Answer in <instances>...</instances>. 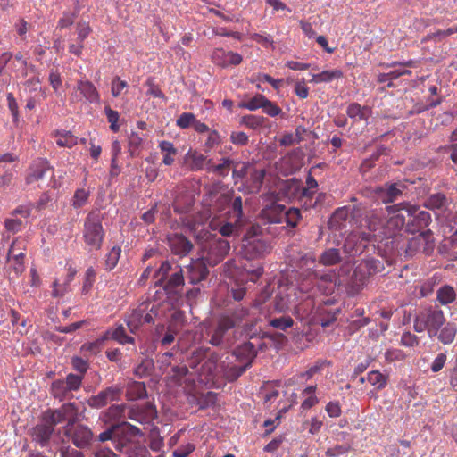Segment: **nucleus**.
Listing matches in <instances>:
<instances>
[{"mask_svg":"<svg viewBox=\"0 0 457 457\" xmlns=\"http://www.w3.org/2000/svg\"><path fill=\"white\" fill-rule=\"evenodd\" d=\"M445 323L443 311L430 306L419 311L414 319L413 328L417 333L426 331L429 337H434Z\"/></svg>","mask_w":457,"mask_h":457,"instance_id":"obj_1","label":"nucleus"},{"mask_svg":"<svg viewBox=\"0 0 457 457\" xmlns=\"http://www.w3.org/2000/svg\"><path fill=\"white\" fill-rule=\"evenodd\" d=\"M311 285L312 283L306 279H303L298 286L279 285L275 300L276 309L279 312L296 309L300 298L297 292L307 293L311 289Z\"/></svg>","mask_w":457,"mask_h":457,"instance_id":"obj_2","label":"nucleus"},{"mask_svg":"<svg viewBox=\"0 0 457 457\" xmlns=\"http://www.w3.org/2000/svg\"><path fill=\"white\" fill-rule=\"evenodd\" d=\"M256 353L255 345L252 342H245L237 346L234 351V355L239 363L228 370L227 378L229 380H235L240 377L251 366Z\"/></svg>","mask_w":457,"mask_h":457,"instance_id":"obj_3","label":"nucleus"},{"mask_svg":"<svg viewBox=\"0 0 457 457\" xmlns=\"http://www.w3.org/2000/svg\"><path fill=\"white\" fill-rule=\"evenodd\" d=\"M104 231L98 213L90 212L84 222L83 238L90 250L102 247Z\"/></svg>","mask_w":457,"mask_h":457,"instance_id":"obj_4","label":"nucleus"},{"mask_svg":"<svg viewBox=\"0 0 457 457\" xmlns=\"http://www.w3.org/2000/svg\"><path fill=\"white\" fill-rule=\"evenodd\" d=\"M386 211L388 213H395L401 211H405L409 217L412 218L411 223H408V229L410 231L414 232L415 228H411V226L417 227V228H421L428 227L431 222L430 213L420 210L419 206L411 205L408 203H400L397 204L390 205L386 207Z\"/></svg>","mask_w":457,"mask_h":457,"instance_id":"obj_5","label":"nucleus"},{"mask_svg":"<svg viewBox=\"0 0 457 457\" xmlns=\"http://www.w3.org/2000/svg\"><path fill=\"white\" fill-rule=\"evenodd\" d=\"M270 252V245L261 237L248 231L242 240V253L246 259L263 257Z\"/></svg>","mask_w":457,"mask_h":457,"instance_id":"obj_6","label":"nucleus"},{"mask_svg":"<svg viewBox=\"0 0 457 457\" xmlns=\"http://www.w3.org/2000/svg\"><path fill=\"white\" fill-rule=\"evenodd\" d=\"M78 415V410L74 403L63 404L57 410H48L44 413V420L53 427L67 421L69 428L74 425Z\"/></svg>","mask_w":457,"mask_h":457,"instance_id":"obj_7","label":"nucleus"},{"mask_svg":"<svg viewBox=\"0 0 457 457\" xmlns=\"http://www.w3.org/2000/svg\"><path fill=\"white\" fill-rule=\"evenodd\" d=\"M115 429L114 446L120 452H122L136 437L142 436V432L138 428L128 422L115 425Z\"/></svg>","mask_w":457,"mask_h":457,"instance_id":"obj_8","label":"nucleus"},{"mask_svg":"<svg viewBox=\"0 0 457 457\" xmlns=\"http://www.w3.org/2000/svg\"><path fill=\"white\" fill-rule=\"evenodd\" d=\"M315 265V259L312 254H306L303 256L300 260V268L306 267L307 271H311ZM309 275H312L315 278H319L320 282L328 283V286H326L324 292L326 294H329L333 292L336 284H337V278L334 272L329 271L324 274H318L313 272H309Z\"/></svg>","mask_w":457,"mask_h":457,"instance_id":"obj_9","label":"nucleus"},{"mask_svg":"<svg viewBox=\"0 0 457 457\" xmlns=\"http://www.w3.org/2000/svg\"><path fill=\"white\" fill-rule=\"evenodd\" d=\"M64 434L71 437L72 443L79 448H84L89 445L93 433L89 428L84 425L65 426Z\"/></svg>","mask_w":457,"mask_h":457,"instance_id":"obj_10","label":"nucleus"},{"mask_svg":"<svg viewBox=\"0 0 457 457\" xmlns=\"http://www.w3.org/2000/svg\"><path fill=\"white\" fill-rule=\"evenodd\" d=\"M23 241L15 239L7 254V262H10L12 271L16 275L20 276L24 271V253H23Z\"/></svg>","mask_w":457,"mask_h":457,"instance_id":"obj_11","label":"nucleus"},{"mask_svg":"<svg viewBox=\"0 0 457 457\" xmlns=\"http://www.w3.org/2000/svg\"><path fill=\"white\" fill-rule=\"evenodd\" d=\"M121 395V387L112 386L100 391L96 395L88 399V405L92 408H102L108 403L119 400Z\"/></svg>","mask_w":457,"mask_h":457,"instance_id":"obj_12","label":"nucleus"},{"mask_svg":"<svg viewBox=\"0 0 457 457\" xmlns=\"http://www.w3.org/2000/svg\"><path fill=\"white\" fill-rule=\"evenodd\" d=\"M213 63L222 68L237 66L242 62L243 57L238 53L225 51L222 48H215L212 54Z\"/></svg>","mask_w":457,"mask_h":457,"instance_id":"obj_13","label":"nucleus"},{"mask_svg":"<svg viewBox=\"0 0 457 457\" xmlns=\"http://www.w3.org/2000/svg\"><path fill=\"white\" fill-rule=\"evenodd\" d=\"M434 248V239L432 231L428 229L420 232L409 241V249L411 251L423 252L427 254Z\"/></svg>","mask_w":457,"mask_h":457,"instance_id":"obj_14","label":"nucleus"},{"mask_svg":"<svg viewBox=\"0 0 457 457\" xmlns=\"http://www.w3.org/2000/svg\"><path fill=\"white\" fill-rule=\"evenodd\" d=\"M371 239V234L354 230L351 232L345 238L344 248L345 251L350 254H355L361 252L364 245L362 242H367Z\"/></svg>","mask_w":457,"mask_h":457,"instance_id":"obj_15","label":"nucleus"},{"mask_svg":"<svg viewBox=\"0 0 457 457\" xmlns=\"http://www.w3.org/2000/svg\"><path fill=\"white\" fill-rule=\"evenodd\" d=\"M71 97L75 101H81L82 98L90 103H97L99 101V94L96 87L88 80L79 81Z\"/></svg>","mask_w":457,"mask_h":457,"instance_id":"obj_16","label":"nucleus"},{"mask_svg":"<svg viewBox=\"0 0 457 457\" xmlns=\"http://www.w3.org/2000/svg\"><path fill=\"white\" fill-rule=\"evenodd\" d=\"M266 171L262 168H256L255 166L251 170L248 178L244 183L245 191L249 194L257 193L260 191Z\"/></svg>","mask_w":457,"mask_h":457,"instance_id":"obj_17","label":"nucleus"},{"mask_svg":"<svg viewBox=\"0 0 457 457\" xmlns=\"http://www.w3.org/2000/svg\"><path fill=\"white\" fill-rule=\"evenodd\" d=\"M50 169L49 163L46 159H37L33 162L26 176V183L32 184L41 179L45 173Z\"/></svg>","mask_w":457,"mask_h":457,"instance_id":"obj_18","label":"nucleus"},{"mask_svg":"<svg viewBox=\"0 0 457 457\" xmlns=\"http://www.w3.org/2000/svg\"><path fill=\"white\" fill-rule=\"evenodd\" d=\"M399 212L389 213L391 216L381 232V237H391L404 226L405 217Z\"/></svg>","mask_w":457,"mask_h":457,"instance_id":"obj_19","label":"nucleus"},{"mask_svg":"<svg viewBox=\"0 0 457 457\" xmlns=\"http://www.w3.org/2000/svg\"><path fill=\"white\" fill-rule=\"evenodd\" d=\"M285 211L283 204L272 203L262 210V216L269 223H281L284 220Z\"/></svg>","mask_w":457,"mask_h":457,"instance_id":"obj_20","label":"nucleus"},{"mask_svg":"<svg viewBox=\"0 0 457 457\" xmlns=\"http://www.w3.org/2000/svg\"><path fill=\"white\" fill-rule=\"evenodd\" d=\"M53 432L54 427L44 420L43 423L32 428L31 436L33 441L38 443L41 446H45L48 443Z\"/></svg>","mask_w":457,"mask_h":457,"instance_id":"obj_21","label":"nucleus"},{"mask_svg":"<svg viewBox=\"0 0 457 457\" xmlns=\"http://www.w3.org/2000/svg\"><path fill=\"white\" fill-rule=\"evenodd\" d=\"M235 326L236 322H234L228 315L222 316L220 319L218 326L212 336L210 343L213 345H220L226 331L234 328Z\"/></svg>","mask_w":457,"mask_h":457,"instance_id":"obj_22","label":"nucleus"},{"mask_svg":"<svg viewBox=\"0 0 457 457\" xmlns=\"http://www.w3.org/2000/svg\"><path fill=\"white\" fill-rule=\"evenodd\" d=\"M169 244L171 251L179 255L187 254L193 247L192 244L184 236L179 234L170 237Z\"/></svg>","mask_w":457,"mask_h":457,"instance_id":"obj_23","label":"nucleus"},{"mask_svg":"<svg viewBox=\"0 0 457 457\" xmlns=\"http://www.w3.org/2000/svg\"><path fill=\"white\" fill-rule=\"evenodd\" d=\"M406 188V186L402 182L386 184L380 188L384 203H392L395 201Z\"/></svg>","mask_w":457,"mask_h":457,"instance_id":"obj_24","label":"nucleus"},{"mask_svg":"<svg viewBox=\"0 0 457 457\" xmlns=\"http://www.w3.org/2000/svg\"><path fill=\"white\" fill-rule=\"evenodd\" d=\"M186 164H187L192 170H201L204 168L205 162L208 165L211 162V160L206 159V157L198 153L197 151L189 150L184 157Z\"/></svg>","mask_w":457,"mask_h":457,"instance_id":"obj_25","label":"nucleus"},{"mask_svg":"<svg viewBox=\"0 0 457 457\" xmlns=\"http://www.w3.org/2000/svg\"><path fill=\"white\" fill-rule=\"evenodd\" d=\"M148 306L142 304L132 311L127 318V326L131 333H136L143 324V314L147 311Z\"/></svg>","mask_w":457,"mask_h":457,"instance_id":"obj_26","label":"nucleus"},{"mask_svg":"<svg viewBox=\"0 0 457 457\" xmlns=\"http://www.w3.org/2000/svg\"><path fill=\"white\" fill-rule=\"evenodd\" d=\"M349 216V212L346 208L337 209L331 216L328 221V226L331 229L340 230L345 227V223Z\"/></svg>","mask_w":457,"mask_h":457,"instance_id":"obj_27","label":"nucleus"},{"mask_svg":"<svg viewBox=\"0 0 457 457\" xmlns=\"http://www.w3.org/2000/svg\"><path fill=\"white\" fill-rule=\"evenodd\" d=\"M343 77V72L338 70L323 71L318 74H312L311 82L314 84L328 83Z\"/></svg>","mask_w":457,"mask_h":457,"instance_id":"obj_28","label":"nucleus"},{"mask_svg":"<svg viewBox=\"0 0 457 457\" xmlns=\"http://www.w3.org/2000/svg\"><path fill=\"white\" fill-rule=\"evenodd\" d=\"M159 148L163 155L162 163L167 166L171 165L174 162V156L178 153L173 144L170 141L162 140L159 143Z\"/></svg>","mask_w":457,"mask_h":457,"instance_id":"obj_29","label":"nucleus"},{"mask_svg":"<svg viewBox=\"0 0 457 457\" xmlns=\"http://www.w3.org/2000/svg\"><path fill=\"white\" fill-rule=\"evenodd\" d=\"M346 112L350 118L355 120L356 121H367L370 114V110L367 107H361L360 104L353 103L347 107Z\"/></svg>","mask_w":457,"mask_h":457,"instance_id":"obj_30","label":"nucleus"},{"mask_svg":"<svg viewBox=\"0 0 457 457\" xmlns=\"http://www.w3.org/2000/svg\"><path fill=\"white\" fill-rule=\"evenodd\" d=\"M457 332V327L453 323H447L440 331L438 332L437 338L444 345L451 344L455 337Z\"/></svg>","mask_w":457,"mask_h":457,"instance_id":"obj_31","label":"nucleus"},{"mask_svg":"<svg viewBox=\"0 0 457 457\" xmlns=\"http://www.w3.org/2000/svg\"><path fill=\"white\" fill-rule=\"evenodd\" d=\"M341 261L339 250L337 248H329L326 250L320 256V262L323 265L330 266L338 263Z\"/></svg>","mask_w":457,"mask_h":457,"instance_id":"obj_32","label":"nucleus"},{"mask_svg":"<svg viewBox=\"0 0 457 457\" xmlns=\"http://www.w3.org/2000/svg\"><path fill=\"white\" fill-rule=\"evenodd\" d=\"M387 376L378 370H372L368 373V382L378 389H383L387 384Z\"/></svg>","mask_w":457,"mask_h":457,"instance_id":"obj_33","label":"nucleus"},{"mask_svg":"<svg viewBox=\"0 0 457 457\" xmlns=\"http://www.w3.org/2000/svg\"><path fill=\"white\" fill-rule=\"evenodd\" d=\"M56 144L60 147H72L77 145V137L70 131L56 132Z\"/></svg>","mask_w":457,"mask_h":457,"instance_id":"obj_34","label":"nucleus"},{"mask_svg":"<svg viewBox=\"0 0 457 457\" xmlns=\"http://www.w3.org/2000/svg\"><path fill=\"white\" fill-rule=\"evenodd\" d=\"M455 290L450 286H444L437 291V300L442 304L451 303L455 300Z\"/></svg>","mask_w":457,"mask_h":457,"instance_id":"obj_35","label":"nucleus"},{"mask_svg":"<svg viewBox=\"0 0 457 457\" xmlns=\"http://www.w3.org/2000/svg\"><path fill=\"white\" fill-rule=\"evenodd\" d=\"M447 199L443 194H435L427 199L425 206L433 210H441L446 206Z\"/></svg>","mask_w":457,"mask_h":457,"instance_id":"obj_36","label":"nucleus"},{"mask_svg":"<svg viewBox=\"0 0 457 457\" xmlns=\"http://www.w3.org/2000/svg\"><path fill=\"white\" fill-rule=\"evenodd\" d=\"M233 163V161L229 158H223L222 162L217 165L209 164L206 168L208 171L213 172L220 176H227L229 170L230 165Z\"/></svg>","mask_w":457,"mask_h":457,"instance_id":"obj_37","label":"nucleus"},{"mask_svg":"<svg viewBox=\"0 0 457 457\" xmlns=\"http://www.w3.org/2000/svg\"><path fill=\"white\" fill-rule=\"evenodd\" d=\"M315 390H316V386H311L306 387L303 391V395L305 396V399L302 403L303 409H310L318 403L319 400H318L317 396L314 395Z\"/></svg>","mask_w":457,"mask_h":457,"instance_id":"obj_38","label":"nucleus"},{"mask_svg":"<svg viewBox=\"0 0 457 457\" xmlns=\"http://www.w3.org/2000/svg\"><path fill=\"white\" fill-rule=\"evenodd\" d=\"M367 226L369 228V232L371 234V237L376 236V233L381 237V232L385 228V225L382 224L380 218L378 215H372L367 220Z\"/></svg>","mask_w":457,"mask_h":457,"instance_id":"obj_39","label":"nucleus"},{"mask_svg":"<svg viewBox=\"0 0 457 457\" xmlns=\"http://www.w3.org/2000/svg\"><path fill=\"white\" fill-rule=\"evenodd\" d=\"M145 396V386L140 382H134L128 390V397L129 400L141 399Z\"/></svg>","mask_w":457,"mask_h":457,"instance_id":"obj_40","label":"nucleus"},{"mask_svg":"<svg viewBox=\"0 0 457 457\" xmlns=\"http://www.w3.org/2000/svg\"><path fill=\"white\" fill-rule=\"evenodd\" d=\"M145 137L137 132H131L129 140V151L131 155H137Z\"/></svg>","mask_w":457,"mask_h":457,"instance_id":"obj_41","label":"nucleus"},{"mask_svg":"<svg viewBox=\"0 0 457 457\" xmlns=\"http://www.w3.org/2000/svg\"><path fill=\"white\" fill-rule=\"evenodd\" d=\"M187 269L192 272L190 281L193 284L205 278L206 277V269L200 262L188 266Z\"/></svg>","mask_w":457,"mask_h":457,"instance_id":"obj_42","label":"nucleus"},{"mask_svg":"<svg viewBox=\"0 0 457 457\" xmlns=\"http://www.w3.org/2000/svg\"><path fill=\"white\" fill-rule=\"evenodd\" d=\"M121 253V249L119 246H113L106 255L105 265L106 269L112 270L118 263Z\"/></svg>","mask_w":457,"mask_h":457,"instance_id":"obj_43","label":"nucleus"},{"mask_svg":"<svg viewBox=\"0 0 457 457\" xmlns=\"http://www.w3.org/2000/svg\"><path fill=\"white\" fill-rule=\"evenodd\" d=\"M264 101H266L264 96L257 95L247 102L241 104L240 106L250 111H255L259 108H262Z\"/></svg>","mask_w":457,"mask_h":457,"instance_id":"obj_44","label":"nucleus"},{"mask_svg":"<svg viewBox=\"0 0 457 457\" xmlns=\"http://www.w3.org/2000/svg\"><path fill=\"white\" fill-rule=\"evenodd\" d=\"M82 380H83L82 375H76V374L71 373L66 377V379L63 381H64L68 390L76 391L81 386Z\"/></svg>","mask_w":457,"mask_h":457,"instance_id":"obj_45","label":"nucleus"},{"mask_svg":"<svg viewBox=\"0 0 457 457\" xmlns=\"http://www.w3.org/2000/svg\"><path fill=\"white\" fill-rule=\"evenodd\" d=\"M241 123L254 129L263 125L264 118L262 116L245 115L242 117Z\"/></svg>","mask_w":457,"mask_h":457,"instance_id":"obj_46","label":"nucleus"},{"mask_svg":"<svg viewBox=\"0 0 457 457\" xmlns=\"http://www.w3.org/2000/svg\"><path fill=\"white\" fill-rule=\"evenodd\" d=\"M88 196V191L83 188L76 190L72 199V206L76 209L84 206L87 202Z\"/></svg>","mask_w":457,"mask_h":457,"instance_id":"obj_47","label":"nucleus"},{"mask_svg":"<svg viewBox=\"0 0 457 457\" xmlns=\"http://www.w3.org/2000/svg\"><path fill=\"white\" fill-rule=\"evenodd\" d=\"M221 142L220 136L217 130H209L204 143V151L208 152L213 147L219 145Z\"/></svg>","mask_w":457,"mask_h":457,"instance_id":"obj_48","label":"nucleus"},{"mask_svg":"<svg viewBox=\"0 0 457 457\" xmlns=\"http://www.w3.org/2000/svg\"><path fill=\"white\" fill-rule=\"evenodd\" d=\"M71 392L67 389L63 380H56L52 384V393L55 398L62 399Z\"/></svg>","mask_w":457,"mask_h":457,"instance_id":"obj_49","label":"nucleus"},{"mask_svg":"<svg viewBox=\"0 0 457 457\" xmlns=\"http://www.w3.org/2000/svg\"><path fill=\"white\" fill-rule=\"evenodd\" d=\"M294 324V320L291 317H280L277 319H273L270 320V325L272 326L275 328L280 329V330H286L287 328L292 327Z\"/></svg>","mask_w":457,"mask_h":457,"instance_id":"obj_50","label":"nucleus"},{"mask_svg":"<svg viewBox=\"0 0 457 457\" xmlns=\"http://www.w3.org/2000/svg\"><path fill=\"white\" fill-rule=\"evenodd\" d=\"M300 211L297 208H289L285 211L284 220L288 226L295 227L300 220Z\"/></svg>","mask_w":457,"mask_h":457,"instance_id":"obj_51","label":"nucleus"},{"mask_svg":"<svg viewBox=\"0 0 457 457\" xmlns=\"http://www.w3.org/2000/svg\"><path fill=\"white\" fill-rule=\"evenodd\" d=\"M92 29L87 21H79L76 25L77 40L84 42V40L91 33Z\"/></svg>","mask_w":457,"mask_h":457,"instance_id":"obj_52","label":"nucleus"},{"mask_svg":"<svg viewBox=\"0 0 457 457\" xmlns=\"http://www.w3.org/2000/svg\"><path fill=\"white\" fill-rule=\"evenodd\" d=\"M406 66H409V67L414 66V62L409 61L404 63H400L396 69H395L389 72V79L391 80H393V79L399 78L400 76L411 74V71L404 68Z\"/></svg>","mask_w":457,"mask_h":457,"instance_id":"obj_53","label":"nucleus"},{"mask_svg":"<svg viewBox=\"0 0 457 457\" xmlns=\"http://www.w3.org/2000/svg\"><path fill=\"white\" fill-rule=\"evenodd\" d=\"M112 338L118 341L120 344L133 343L134 338L126 335L125 328L119 326L114 329L112 335Z\"/></svg>","mask_w":457,"mask_h":457,"instance_id":"obj_54","label":"nucleus"},{"mask_svg":"<svg viewBox=\"0 0 457 457\" xmlns=\"http://www.w3.org/2000/svg\"><path fill=\"white\" fill-rule=\"evenodd\" d=\"M195 120V116L191 112H183L179 117L177 119L176 124L178 127L181 129H187L193 126L194 122Z\"/></svg>","mask_w":457,"mask_h":457,"instance_id":"obj_55","label":"nucleus"},{"mask_svg":"<svg viewBox=\"0 0 457 457\" xmlns=\"http://www.w3.org/2000/svg\"><path fill=\"white\" fill-rule=\"evenodd\" d=\"M254 166L249 163H241L237 164L233 169V178L234 179H243L248 176L249 172Z\"/></svg>","mask_w":457,"mask_h":457,"instance_id":"obj_56","label":"nucleus"},{"mask_svg":"<svg viewBox=\"0 0 457 457\" xmlns=\"http://www.w3.org/2000/svg\"><path fill=\"white\" fill-rule=\"evenodd\" d=\"M125 405L124 404H114L112 405L106 411V416L110 420H118L124 414Z\"/></svg>","mask_w":457,"mask_h":457,"instance_id":"obj_57","label":"nucleus"},{"mask_svg":"<svg viewBox=\"0 0 457 457\" xmlns=\"http://www.w3.org/2000/svg\"><path fill=\"white\" fill-rule=\"evenodd\" d=\"M263 112L270 117H276L282 112L280 107L266 98L262 106Z\"/></svg>","mask_w":457,"mask_h":457,"instance_id":"obj_58","label":"nucleus"},{"mask_svg":"<svg viewBox=\"0 0 457 457\" xmlns=\"http://www.w3.org/2000/svg\"><path fill=\"white\" fill-rule=\"evenodd\" d=\"M77 13L75 12H64L62 17L58 21L57 28L64 29L73 24Z\"/></svg>","mask_w":457,"mask_h":457,"instance_id":"obj_59","label":"nucleus"},{"mask_svg":"<svg viewBox=\"0 0 457 457\" xmlns=\"http://www.w3.org/2000/svg\"><path fill=\"white\" fill-rule=\"evenodd\" d=\"M105 113L108 119V121L110 122L111 129L114 132H117L119 130V126L117 124L119 120V113L116 111L112 110L109 107H105Z\"/></svg>","mask_w":457,"mask_h":457,"instance_id":"obj_60","label":"nucleus"},{"mask_svg":"<svg viewBox=\"0 0 457 457\" xmlns=\"http://www.w3.org/2000/svg\"><path fill=\"white\" fill-rule=\"evenodd\" d=\"M71 364L74 370L81 373L83 376L88 370V362L80 357H73L71 359Z\"/></svg>","mask_w":457,"mask_h":457,"instance_id":"obj_61","label":"nucleus"},{"mask_svg":"<svg viewBox=\"0 0 457 457\" xmlns=\"http://www.w3.org/2000/svg\"><path fill=\"white\" fill-rule=\"evenodd\" d=\"M95 278H96L95 270L92 267L87 269L86 273H85V282L83 285V292L84 293H87L89 291V289L91 288V287L95 281Z\"/></svg>","mask_w":457,"mask_h":457,"instance_id":"obj_62","label":"nucleus"},{"mask_svg":"<svg viewBox=\"0 0 457 457\" xmlns=\"http://www.w3.org/2000/svg\"><path fill=\"white\" fill-rule=\"evenodd\" d=\"M401 344L404 346L413 347L418 345L419 338L411 332H404L401 337Z\"/></svg>","mask_w":457,"mask_h":457,"instance_id":"obj_63","label":"nucleus"},{"mask_svg":"<svg viewBox=\"0 0 457 457\" xmlns=\"http://www.w3.org/2000/svg\"><path fill=\"white\" fill-rule=\"evenodd\" d=\"M195 450V445L192 444H187L177 448L173 452L174 457H187Z\"/></svg>","mask_w":457,"mask_h":457,"instance_id":"obj_64","label":"nucleus"}]
</instances>
